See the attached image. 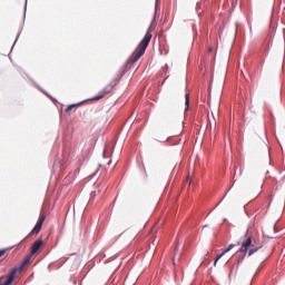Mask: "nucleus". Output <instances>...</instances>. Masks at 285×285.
Masks as SVG:
<instances>
[{
  "mask_svg": "<svg viewBox=\"0 0 285 285\" xmlns=\"http://www.w3.org/2000/svg\"><path fill=\"white\" fill-rule=\"evenodd\" d=\"M151 39H153V29L149 28L148 31L146 32L145 37L138 45V48H137L134 57L131 58V63H137V61H139L141 59V57H144V55H146V49L150 45Z\"/></svg>",
  "mask_w": 285,
  "mask_h": 285,
  "instance_id": "f257e3e1",
  "label": "nucleus"
},
{
  "mask_svg": "<svg viewBox=\"0 0 285 285\" xmlns=\"http://www.w3.org/2000/svg\"><path fill=\"white\" fill-rule=\"evenodd\" d=\"M117 83H119V78H115L114 80H111V81L99 92V95L94 98V101H99V99H104V97H106V95H110V92H112V90L115 89V86H117Z\"/></svg>",
  "mask_w": 285,
  "mask_h": 285,
  "instance_id": "f03ea898",
  "label": "nucleus"
},
{
  "mask_svg": "<svg viewBox=\"0 0 285 285\" xmlns=\"http://www.w3.org/2000/svg\"><path fill=\"white\" fill-rule=\"evenodd\" d=\"M253 246V235L248 233V230L245 233L244 240L240 243L239 253H243L246 255L248 253V248Z\"/></svg>",
  "mask_w": 285,
  "mask_h": 285,
  "instance_id": "7ed1b4c3",
  "label": "nucleus"
},
{
  "mask_svg": "<svg viewBox=\"0 0 285 285\" xmlns=\"http://www.w3.org/2000/svg\"><path fill=\"white\" fill-rule=\"evenodd\" d=\"M43 222H46V214L41 213L39 216V219L33 227V229L30 232V235H39L41 233V228L43 226Z\"/></svg>",
  "mask_w": 285,
  "mask_h": 285,
  "instance_id": "20e7f679",
  "label": "nucleus"
},
{
  "mask_svg": "<svg viewBox=\"0 0 285 285\" xmlns=\"http://www.w3.org/2000/svg\"><path fill=\"white\" fill-rule=\"evenodd\" d=\"M14 275H17V268H13L6 277H0V285H10L14 282Z\"/></svg>",
  "mask_w": 285,
  "mask_h": 285,
  "instance_id": "39448f33",
  "label": "nucleus"
},
{
  "mask_svg": "<svg viewBox=\"0 0 285 285\" xmlns=\"http://www.w3.org/2000/svg\"><path fill=\"white\" fill-rule=\"evenodd\" d=\"M43 246V239H37L31 246V255H36V253Z\"/></svg>",
  "mask_w": 285,
  "mask_h": 285,
  "instance_id": "423d86ee",
  "label": "nucleus"
},
{
  "mask_svg": "<svg viewBox=\"0 0 285 285\" xmlns=\"http://www.w3.org/2000/svg\"><path fill=\"white\" fill-rule=\"evenodd\" d=\"M233 248H235V244H230V245L228 246V248H226L225 250H223V253L219 254V255L216 257V259H215V262H214V266H217V263L224 257V255H226V253H230V250H233Z\"/></svg>",
  "mask_w": 285,
  "mask_h": 285,
  "instance_id": "0eeeda50",
  "label": "nucleus"
},
{
  "mask_svg": "<svg viewBox=\"0 0 285 285\" xmlns=\"http://www.w3.org/2000/svg\"><path fill=\"white\" fill-rule=\"evenodd\" d=\"M185 110L186 112H188V110H190V94H186L185 95Z\"/></svg>",
  "mask_w": 285,
  "mask_h": 285,
  "instance_id": "6e6552de",
  "label": "nucleus"
},
{
  "mask_svg": "<svg viewBox=\"0 0 285 285\" xmlns=\"http://www.w3.org/2000/svg\"><path fill=\"white\" fill-rule=\"evenodd\" d=\"M259 248H262V245L261 246H252V248H249L248 250V257H250L252 255H255V253H257V250H259Z\"/></svg>",
  "mask_w": 285,
  "mask_h": 285,
  "instance_id": "1a4fd4ad",
  "label": "nucleus"
},
{
  "mask_svg": "<svg viewBox=\"0 0 285 285\" xmlns=\"http://www.w3.org/2000/svg\"><path fill=\"white\" fill-rule=\"evenodd\" d=\"M75 108H77V105H70L69 107H67L66 112H70Z\"/></svg>",
  "mask_w": 285,
  "mask_h": 285,
  "instance_id": "9d476101",
  "label": "nucleus"
},
{
  "mask_svg": "<svg viewBox=\"0 0 285 285\" xmlns=\"http://www.w3.org/2000/svg\"><path fill=\"white\" fill-rule=\"evenodd\" d=\"M30 257L31 256H27L26 259L22 262V266H26V264L30 263Z\"/></svg>",
  "mask_w": 285,
  "mask_h": 285,
  "instance_id": "9b49d317",
  "label": "nucleus"
},
{
  "mask_svg": "<svg viewBox=\"0 0 285 285\" xmlns=\"http://www.w3.org/2000/svg\"><path fill=\"white\" fill-rule=\"evenodd\" d=\"M6 255V249L0 250V257H3Z\"/></svg>",
  "mask_w": 285,
  "mask_h": 285,
  "instance_id": "f8f14e48",
  "label": "nucleus"
},
{
  "mask_svg": "<svg viewBox=\"0 0 285 285\" xmlns=\"http://www.w3.org/2000/svg\"><path fill=\"white\" fill-rule=\"evenodd\" d=\"M209 52H213V47H209Z\"/></svg>",
  "mask_w": 285,
  "mask_h": 285,
  "instance_id": "ddd939ff",
  "label": "nucleus"
}]
</instances>
